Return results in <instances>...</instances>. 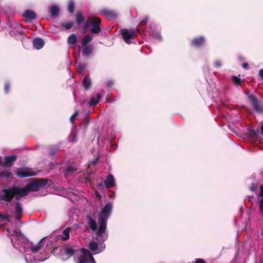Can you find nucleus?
<instances>
[{
	"instance_id": "f257e3e1",
	"label": "nucleus",
	"mask_w": 263,
	"mask_h": 263,
	"mask_svg": "<svg viewBox=\"0 0 263 263\" xmlns=\"http://www.w3.org/2000/svg\"><path fill=\"white\" fill-rule=\"evenodd\" d=\"M23 190V187L15 185L3 189L0 192V200L10 202L14 198L16 200H20L21 197L27 195Z\"/></svg>"
},
{
	"instance_id": "f03ea898",
	"label": "nucleus",
	"mask_w": 263,
	"mask_h": 263,
	"mask_svg": "<svg viewBox=\"0 0 263 263\" xmlns=\"http://www.w3.org/2000/svg\"><path fill=\"white\" fill-rule=\"evenodd\" d=\"M138 29H123L121 30L122 39L127 44L131 43V40L134 39L139 33Z\"/></svg>"
},
{
	"instance_id": "7ed1b4c3",
	"label": "nucleus",
	"mask_w": 263,
	"mask_h": 263,
	"mask_svg": "<svg viewBox=\"0 0 263 263\" xmlns=\"http://www.w3.org/2000/svg\"><path fill=\"white\" fill-rule=\"evenodd\" d=\"M91 27L90 31L92 34H98L101 30L103 26L101 24V19L98 17H90Z\"/></svg>"
},
{
	"instance_id": "20e7f679",
	"label": "nucleus",
	"mask_w": 263,
	"mask_h": 263,
	"mask_svg": "<svg viewBox=\"0 0 263 263\" xmlns=\"http://www.w3.org/2000/svg\"><path fill=\"white\" fill-rule=\"evenodd\" d=\"M248 99L256 112L261 113L263 111L260 107L261 101L255 95L251 94L248 96Z\"/></svg>"
},
{
	"instance_id": "39448f33",
	"label": "nucleus",
	"mask_w": 263,
	"mask_h": 263,
	"mask_svg": "<svg viewBox=\"0 0 263 263\" xmlns=\"http://www.w3.org/2000/svg\"><path fill=\"white\" fill-rule=\"evenodd\" d=\"M16 175L21 178L34 176L36 173L28 168H19L16 171Z\"/></svg>"
},
{
	"instance_id": "423d86ee",
	"label": "nucleus",
	"mask_w": 263,
	"mask_h": 263,
	"mask_svg": "<svg viewBox=\"0 0 263 263\" xmlns=\"http://www.w3.org/2000/svg\"><path fill=\"white\" fill-rule=\"evenodd\" d=\"M23 191L25 193V194H27V195L30 192H36L39 190L34 178L31 182L27 183L25 187H23Z\"/></svg>"
},
{
	"instance_id": "0eeeda50",
	"label": "nucleus",
	"mask_w": 263,
	"mask_h": 263,
	"mask_svg": "<svg viewBox=\"0 0 263 263\" xmlns=\"http://www.w3.org/2000/svg\"><path fill=\"white\" fill-rule=\"evenodd\" d=\"M112 209V203L111 202H108L101 210L99 217L108 219L111 214Z\"/></svg>"
},
{
	"instance_id": "6e6552de",
	"label": "nucleus",
	"mask_w": 263,
	"mask_h": 263,
	"mask_svg": "<svg viewBox=\"0 0 263 263\" xmlns=\"http://www.w3.org/2000/svg\"><path fill=\"white\" fill-rule=\"evenodd\" d=\"M17 159V156L15 155L6 156L5 161L2 163L4 167H11L14 161Z\"/></svg>"
},
{
	"instance_id": "1a4fd4ad",
	"label": "nucleus",
	"mask_w": 263,
	"mask_h": 263,
	"mask_svg": "<svg viewBox=\"0 0 263 263\" xmlns=\"http://www.w3.org/2000/svg\"><path fill=\"white\" fill-rule=\"evenodd\" d=\"M205 40L204 36H199L192 40L191 45L195 47L199 48L204 45Z\"/></svg>"
},
{
	"instance_id": "9d476101",
	"label": "nucleus",
	"mask_w": 263,
	"mask_h": 263,
	"mask_svg": "<svg viewBox=\"0 0 263 263\" xmlns=\"http://www.w3.org/2000/svg\"><path fill=\"white\" fill-rule=\"evenodd\" d=\"M44 239V238L41 239L37 245H35L33 242L30 243L29 245V248L32 253H36L41 250L42 247L43 246V241Z\"/></svg>"
},
{
	"instance_id": "9b49d317",
	"label": "nucleus",
	"mask_w": 263,
	"mask_h": 263,
	"mask_svg": "<svg viewBox=\"0 0 263 263\" xmlns=\"http://www.w3.org/2000/svg\"><path fill=\"white\" fill-rule=\"evenodd\" d=\"M77 171V164L74 162L69 163L65 168V175H72Z\"/></svg>"
},
{
	"instance_id": "f8f14e48",
	"label": "nucleus",
	"mask_w": 263,
	"mask_h": 263,
	"mask_svg": "<svg viewBox=\"0 0 263 263\" xmlns=\"http://www.w3.org/2000/svg\"><path fill=\"white\" fill-rule=\"evenodd\" d=\"M34 179L36 182L39 190H40L41 188L46 187L47 186L48 183L50 181V180L47 178H39Z\"/></svg>"
},
{
	"instance_id": "ddd939ff",
	"label": "nucleus",
	"mask_w": 263,
	"mask_h": 263,
	"mask_svg": "<svg viewBox=\"0 0 263 263\" xmlns=\"http://www.w3.org/2000/svg\"><path fill=\"white\" fill-rule=\"evenodd\" d=\"M48 11L50 13L52 17L55 18L58 17L60 13V8L56 5H53L48 8Z\"/></svg>"
},
{
	"instance_id": "4468645a",
	"label": "nucleus",
	"mask_w": 263,
	"mask_h": 263,
	"mask_svg": "<svg viewBox=\"0 0 263 263\" xmlns=\"http://www.w3.org/2000/svg\"><path fill=\"white\" fill-rule=\"evenodd\" d=\"M104 183L108 189L114 186L115 184L114 176L111 174L107 175L104 181Z\"/></svg>"
},
{
	"instance_id": "2eb2a0df",
	"label": "nucleus",
	"mask_w": 263,
	"mask_h": 263,
	"mask_svg": "<svg viewBox=\"0 0 263 263\" xmlns=\"http://www.w3.org/2000/svg\"><path fill=\"white\" fill-rule=\"evenodd\" d=\"M15 215L16 219L19 220L22 216L23 209L22 204L20 201L15 202Z\"/></svg>"
},
{
	"instance_id": "dca6fc26",
	"label": "nucleus",
	"mask_w": 263,
	"mask_h": 263,
	"mask_svg": "<svg viewBox=\"0 0 263 263\" xmlns=\"http://www.w3.org/2000/svg\"><path fill=\"white\" fill-rule=\"evenodd\" d=\"M99 227L97 231H99L100 232H103L106 231V224H107V218H105L103 217H99Z\"/></svg>"
},
{
	"instance_id": "f3484780",
	"label": "nucleus",
	"mask_w": 263,
	"mask_h": 263,
	"mask_svg": "<svg viewBox=\"0 0 263 263\" xmlns=\"http://www.w3.org/2000/svg\"><path fill=\"white\" fill-rule=\"evenodd\" d=\"M23 16L28 21H31L36 18V14L33 11L28 9L24 12Z\"/></svg>"
},
{
	"instance_id": "a211bd4d",
	"label": "nucleus",
	"mask_w": 263,
	"mask_h": 263,
	"mask_svg": "<svg viewBox=\"0 0 263 263\" xmlns=\"http://www.w3.org/2000/svg\"><path fill=\"white\" fill-rule=\"evenodd\" d=\"M45 42L40 37H35L33 39V45L34 48L36 49H41L44 45Z\"/></svg>"
},
{
	"instance_id": "6ab92c4d",
	"label": "nucleus",
	"mask_w": 263,
	"mask_h": 263,
	"mask_svg": "<svg viewBox=\"0 0 263 263\" xmlns=\"http://www.w3.org/2000/svg\"><path fill=\"white\" fill-rule=\"evenodd\" d=\"M93 47L91 45L84 46L82 50V54L83 57H87L93 52Z\"/></svg>"
},
{
	"instance_id": "aec40b11",
	"label": "nucleus",
	"mask_w": 263,
	"mask_h": 263,
	"mask_svg": "<svg viewBox=\"0 0 263 263\" xmlns=\"http://www.w3.org/2000/svg\"><path fill=\"white\" fill-rule=\"evenodd\" d=\"M71 228H67L62 232V234L58 236V238L63 241L67 240L69 239V234Z\"/></svg>"
},
{
	"instance_id": "412c9836",
	"label": "nucleus",
	"mask_w": 263,
	"mask_h": 263,
	"mask_svg": "<svg viewBox=\"0 0 263 263\" xmlns=\"http://www.w3.org/2000/svg\"><path fill=\"white\" fill-rule=\"evenodd\" d=\"M76 251L77 250L74 249L73 247H70L67 246H66L64 248V253L68 257H70L74 255Z\"/></svg>"
},
{
	"instance_id": "4be33fe9",
	"label": "nucleus",
	"mask_w": 263,
	"mask_h": 263,
	"mask_svg": "<svg viewBox=\"0 0 263 263\" xmlns=\"http://www.w3.org/2000/svg\"><path fill=\"white\" fill-rule=\"evenodd\" d=\"M82 84L85 90L89 89L91 85L90 79L88 77H84L82 81Z\"/></svg>"
},
{
	"instance_id": "5701e85b",
	"label": "nucleus",
	"mask_w": 263,
	"mask_h": 263,
	"mask_svg": "<svg viewBox=\"0 0 263 263\" xmlns=\"http://www.w3.org/2000/svg\"><path fill=\"white\" fill-rule=\"evenodd\" d=\"M85 20V17L82 12H78L76 15V22L77 24H80Z\"/></svg>"
},
{
	"instance_id": "b1692460",
	"label": "nucleus",
	"mask_w": 263,
	"mask_h": 263,
	"mask_svg": "<svg viewBox=\"0 0 263 263\" xmlns=\"http://www.w3.org/2000/svg\"><path fill=\"white\" fill-rule=\"evenodd\" d=\"M88 224H89L90 228H91V229L93 231L97 230V224L96 220L89 216H88Z\"/></svg>"
},
{
	"instance_id": "393cba45",
	"label": "nucleus",
	"mask_w": 263,
	"mask_h": 263,
	"mask_svg": "<svg viewBox=\"0 0 263 263\" xmlns=\"http://www.w3.org/2000/svg\"><path fill=\"white\" fill-rule=\"evenodd\" d=\"M92 40V37L90 35H85L82 40L81 44L83 46H86Z\"/></svg>"
},
{
	"instance_id": "a878e982",
	"label": "nucleus",
	"mask_w": 263,
	"mask_h": 263,
	"mask_svg": "<svg viewBox=\"0 0 263 263\" xmlns=\"http://www.w3.org/2000/svg\"><path fill=\"white\" fill-rule=\"evenodd\" d=\"M97 96V98H95V97H92L90 99V100L89 102V106H93V105L97 104L99 103V100L101 98V96L99 93H98Z\"/></svg>"
},
{
	"instance_id": "bb28decb",
	"label": "nucleus",
	"mask_w": 263,
	"mask_h": 263,
	"mask_svg": "<svg viewBox=\"0 0 263 263\" xmlns=\"http://www.w3.org/2000/svg\"><path fill=\"white\" fill-rule=\"evenodd\" d=\"M59 151V148L58 146H52L49 147V155L52 157L56 155V154L58 153Z\"/></svg>"
},
{
	"instance_id": "cd10ccee",
	"label": "nucleus",
	"mask_w": 263,
	"mask_h": 263,
	"mask_svg": "<svg viewBox=\"0 0 263 263\" xmlns=\"http://www.w3.org/2000/svg\"><path fill=\"white\" fill-rule=\"evenodd\" d=\"M96 234L100 238V239L102 241L106 240L108 238V235L106 233V231L103 232L97 231Z\"/></svg>"
},
{
	"instance_id": "c85d7f7f",
	"label": "nucleus",
	"mask_w": 263,
	"mask_h": 263,
	"mask_svg": "<svg viewBox=\"0 0 263 263\" xmlns=\"http://www.w3.org/2000/svg\"><path fill=\"white\" fill-rule=\"evenodd\" d=\"M75 5L73 0H70L68 4V10L70 13H73L74 12Z\"/></svg>"
},
{
	"instance_id": "c756f323",
	"label": "nucleus",
	"mask_w": 263,
	"mask_h": 263,
	"mask_svg": "<svg viewBox=\"0 0 263 263\" xmlns=\"http://www.w3.org/2000/svg\"><path fill=\"white\" fill-rule=\"evenodd\" d=\"M77 41V36L74 34H71L68 38V43L69 44L73 45Z\"/></svg>"
},
{
	"instance_id": "7c9ffc66",
	"label": "nucleus",
	"mask_w": 263,
	"mask_h": 263,
	"mask_svg": "<svg viewBox=\"0 0 263 263\" xmlns=\"http://www.w3.org/2000/svg\"><path fill=\"white\" fill-rule=\"evenodd\" d=\"M88 247L91 251L94 252L98 250L99 245L97 242L91 241L89 244Z\"/></svg>"
},
{
	"instance_id": "2f4dec72",
	"label": "nucleus",
	"mask_w": 263,
	"mask_h": 263,
	"mask_svg": "<svg viewBox=\"0 0 263 263\" xmlns=\"http://www.w3.org/2000/svg\"><path fill=\"white\" fill-rule=\"evenodd\" d=\"M61 25L62 27H64L65 29L69 30L73 26L74 22H71L68 23H63Z\"/></svg>"
},
{
	"instance_id": "473e14b6",
	"label": "nucleus",
	"mask_w": 263,
	"mask_h": 263,
	"mask_svg": "<svg viewBox=\"0 0 263 263\" xmlns=\"http://www.w3.org/2000/svg\"><path fill=\"white\" fill-rule=\"evenodd\" d=\"M148 20V16L147 15H145L143 18L141 20V21L139 23V25L140 27L144 26L146 25L147 23Z\"/></svg>"
},
{
	"instance_id": "72a5a7b5",
	"label": "nucleus",
	"mask_w": 263,
	"mask_h": 263,
	"mask_svg": "<svg viewBox=\"0 0 263 263\" xmlns=\"http://www.w3.org/2000/svg\"><path fill=\"white\" fill-rule=\"evenodd\" d=\"M232 80L235 85H241V80L240 78L236 76H232Z\"/></svg>"
},
{
	"instance_id": "f704fd0d",
	"label": "nucleus",
	"mask_w": 263,
	"mask_h": 263,
	"mask_svg": "<svg viewBox=\"0 0 263 263\" xmlns=\"http://www.w3.org/2000/svg\"><path fill=\"white\" fill-rule=\"evenodd\" d=\"M90 23H91V17L88 18L86 22L85 23L83 27V29L84 30V32H85L86 31V30L88 28H89L90 26Z\"/></svg>"
},
{
	"instance_id": "c9c22d12",
	"label": "nucleus",
	"mask_w": 263,
	"mask_h": 263,
	"mask_svg": "<svg viewBox=\"0 0 263 263\" xmlns=\"http://www.w3.org/2000/svg\"><path fill=\"white\" fill-rule=\"evenodd\" d=\"M12 173L9 171H3L0 172V177H11Z\"/></svg>"
},
{
	"instance_id": "e433bc0d",
	"label": "nucleus",
	"mask_w": 263,
	"mask_h": 263,
	"mask_svg": "<svg viewBox=\"0 0 263 263\" xmlns=\"http://www.w3.org/2000/svg\"><path fill=\"white\" fill-rule=\"evenodd\" d=\"M11 89V84L8 82H6L4 85V91L5 93H8Z\"/></svg>"
},
{
	"instance_id": "4c0bfd02",
	"label": "nucleus",
	"mask_w": 263,
	"mask_h": 263,
	"mask_svg": "<svg viewBox=\"0 0 263 263\" xmlns=\"http://www.w3.org/2000/svg\"><path fill=\"white\" fill-rule=\"evenodd\" d=\"M88 261V258L86 257V255H84L83 254L82 256H81L78 259L79 263H86Z\"/></svg>"
},
{
	"instance_id": "58836bf2",
	"label": "nucleus",
	"mask_w": 263,
	"mask_h": 263,
	"mask_svg": "<svg viewBox=\"0 0 263 263\" xmlns=\"http://www.w3.org/2000/svg\"><path fill=\"white\" fill-rule=\"evenodd\" d=\"M70 140L72 142H76L77 141V135L76 133L72 132L70 135Z\"/></svg>"
},
{
	"instance_id": "ea45409f",
	"label": "nucleus",
	"mask_w": 263,
	"mask_h": 263,
	"mask_svg": "<svg viewBox=\"0 0 263 263\" xmlns=\"http://www.w3.org/2000/svg\"><path fill=\"white\" fill-rule=\"evenodd\" d=\"M77 68L81 71H85L86 69V65L84 64L78 63Z\"/></svg>"
},
{
	"instance_id": "a19ab883",
	"label": "nucleus",
	"mask_w": 263,
	"mask_h": 263,
	"mask_svg": "<svg viewBox=\"0 0 263 263\" xmlns=\"http://www.w3.org/2000/svg\"><path fill=\"white\" fill-rule=\"evenodd\" d=\"M79 114V110H76L74 113L72 115V116L70 118V122L73 123L74 122V120L76 119V118L77 117Z\"/></svg>"
},
{
	"instance_id": "79ce46f5",
	"label": "nucleus",
	"mask_w": 263,
	"mask_h": 263,
	"mask_svg": "<svg viewBox=\"0 0 263 263\" xmlns=\"http://www.w3.org/2000/svg\"><path fill=\"white\" fill-rule=\"evenodd\" d=\"M103 13L107 16L109 17H112L115 15L114 13L110 10H104L103 11Z\"/></svg>"
},
{
	"instance_id": "37998d69",
	"label": "nucleus",
	"mask_w": 263,
	"mask_h": 263,
	"mask_svg": "<svg viewBox=\"0 0 263 263\" xmlns=\"http://www.w3.org/2000/svg\"><path fill=\"white\" fill-rule=\"evenodd\" d=\"M0 218L4 220H6L8 221H10V217L8 214H3L0 213Z\"/></svg>"
},
{
	"instance_id": "c03bdc74",
	"label": "nucleus",
	"mask_w": 263,
	"mask_h": 263,
	"mask_svg": "<svg viewBox=\"0 0 263 263\" xmlns=\"http://www.w3.org/2000/svg\"><path fill=\"white\" fill-rule=\"evenodd\" d=\"M155 27V25H153V24H151L149 25V34L152 36H154V34H155V31H154V28Z\"/></svg>"
},
{
	"instance_id": "a18cd8bd",
	"label": "nucleus",
	"mask_w": 263,
	"mask_h": 263,
	"mask_svg": "<svg viewBox=\"0 0 263 263\" xmlns=\"http://www.w3.org/2000/svg\"><path fill=\"white\" fill-rule=\"evenodd\" d=\"M87 254L89 255L88 261H91L93 263H96L95 259L92 256V254L90 253V251H88Z\"/></svg>"
},
{
	"instance_id": "49530a36",
	"label": "nucleus",
	"mask_w": 263,
	"mask_h": 263,
	"mask_svg": "<svg viewBox=\"0 0 263 263\" xmlns=\"http://www.w3.org/2000/svg\"><path fill=\"white\" fill-rule=\"evenodd\" d=\"M257 187V184L255 183H252L250 187V190L254 192L255 191Z\"/></svg>"
},
{
	"instance_id": "de8ad7c7",
	"label": "nucleus",
	"mask_w": 263,
	"mask_h": 263,
	"mask_svg": "<svg viewBox=\"0 0 263 263\" xmlns=\"http://www.w3.org/2000/svg\"><path fill=\"white\" fill-rule=\"evenodd\" d=\"M81 251L82 252H83V254L84 255H86V257L87 258H88V259H89V255L87 254V253L88 252V251H89V250L85 249V248H82L81 249Z\"/></svg>"
},
{
	"instance_id": "09e8293b",
	"label": "nucleus",
	"mask_w": 263,
	"mask_h": 263,
	"mask_svg": "<svg viewBox=\"0 0 263 263\" xmlns=\"http://www.w3.org/2000/svg\"><path fill=\"white\" fill-rule=\"evenodd\" d=\"M20 231H19V232H17V231H16V230H14L13 231V233H12V235L18 238L19 236H20Z\"/></svg>"
},
{
	"instance_id": "8fccbe9b",
	"label": "nucleus",
	"mask_w": 263,
	"mask_h": 263,
	"mask_svg": "<svg viewBox=\"0 0 263 263\" xmlns=\"http://www.w3.org/2000/svg\"><path fill=\"white\" fill-rule=\"evenodd\" d=\"M214 66L216 68H219L221 66V64L220 61H216L214 63Z\"/></svg>"
},
{
	"instance_id": "3c124183",
	"label": "nucleus",
	"mask_w": 263,
	"mask_h": 263,
	"mask_svg": "<svg viewBox=\"0 0 263 263\" xmlns=\"http://www.w3.org/2000/svg\"><path fill=\"white\" fill-rule=\"evenodd\" d=\"M257 136V132L254 130L250 131V136L253 138H256Z\"/></svg>"
},
{
	"instance_id": "603ef678",
	"label": "nucleus",
	"mask_w": 263,
	"mask_h": 263,
	"mask_svg": "<svg viewBox=\"0 0 263 263\" xmlns=\"http://www.w3.org/2000/svg\"><path fill=\"white\" fill-rule=\"evenodd\" d=\"M194 263H206L205 261L201 258H197Z\"/></svg>"
},
{
	"instance_id": "864d4df0",
	"label": "nucleus",
	"mask_w": 263,
	"mask_h": 263,
	"mask_svg": "<svg viewBox=\"0 0 263 263\" xmlns=\"http://www.w3.org/2000/svg\"><path fill=\"white\" fill-rule=\"evenodd\" d=\"M114 82L111 80H109L107 82L106 86L109 87H111L113 86Z\"/></svg>"
},
{
	"instance_id": "5fc2aeb1",
	"label": "nucleus",
	"mask_w": 263,
	"mask_h": 263,
	"mask_svg": "<svg viewBox=\"0 0 263 263\" xmlns=\"http://www.w3.org/2000/svg\"><path fill=\"white\" fill-rule=\"evenodd\" d=\"M260 193L259 196L261 197H263V185L260 186Z\"/></svg>"
},
{
	"instance_id": "6e6d98bb",
	"label": "nucleus",
	"mask_w": 263,
	"mask_h": 263,
	"mask_svg": "<svg viewBox=\"0 0 263 263\" xmlns=\"http://www.w3.org/2000/svg\"><path fill=\"white\" fill-rule=\"evenodd\" d=\"M259 76L261 80H263V68L261 69L259 71Z\"/></svg>"
},
{
	"instance_id": "4d7b16f0",
	"label": "nucleus",
	"mask_w": 263,
	"mask_h": 263,
	"mask_svg": "<svg viewBox=\"0 0 263 263\" xmlns=\"http://www.w3.org/2000/svg\"><path fill=\"white\" fill-rule=\"evenodd\" d=\"M242 67L245 69H247L249 67V64L247 63H244L242 64Z\"/></svg>"
},
{
	"instance_id": "13d9d810",
	"label": "nucleus",
	"mask_w": 263,
	"mask_h": 263,
	"mask_svg": "<svg viewBox=\"0 0 263 263\" xmlns=\"http://www.w3.org/2000/svg\"><path fill=\"white\" fill-rule=\"evenodd\" d=\"M259 205V211L261 213H263V205Z\"/></svg>"
},
{
	"instance_id": "bf43d9fd",
	"label": "nucleus",
	"mask_w": 263,
	"mask_h": 263,
	"mask_svg": "<svg viewBox=\"0 0 263 263\" xmlns=\"http://www.w3.org/2000/svg\"><path fill=\"white\" fill-rule=\"evenodd\" d=\"M259 205H263V197H262V198L260 199V201H259Z\"/></svg>"
},
{
	"instance_id": "052dcab7",
	"label": "nucleus",
	"mask_w": 263,
	"mask_h": 263,
	"mask_svg": "<svg viewBox=\"0 0 263 263\" xmlns=\"http://www.w3.org/2000/svg\"><path fill=\"white\" fill-rule=\"evenodd\" d=\"M260 129H261V133H262V134H263V123H262V125H261V128H260Z\"/></svg>"
},
{
	"instance_id": "680f3d73",
	"label": "nucleus",
	"mask_w": 263,
	"mask_h": 263,
	"mask_svg": "<svg viewBox=\"0 0 263 263\" xmlns=\"http://www.w3.org/2000/svg\"><path fill=\"white\" fill-rule=\"evenodd\" d=\"M2 163H3L1 159H0V165H1V164L2 165Z\"/></svg>"
},
{
	"instance_id": "e2e57ef3",
	"label": "nucleus",
	"mask_w": 263,
	"mask_h": 263,
	"mask_svg": "<svg viewBox=\"0 0 263 263\" xmlns=\"http://www.w3.org/2000/svg\"><path fill=\"white\" fill-rule=\"evenodd\" d=\"M11 243H13V240L12 239H11Z\"/></svg>"
},
{
	"instance_id": "0e129e2a",
	"label": "nucleus",
	"mask_w": 263,
	"mask_h": 263,
	"mask_svg": "<svg viewBox=\"0 0 263 263\" xmlns=\"http://www.w3.org/2000/svg\"><path fill=\"white\" fill-rule=\"evenodd\" d=\"M97 195H98L99 197H100V195H99V194L98 193H97Z\"/></svg>"
},
{
	"instance_id": "69168bd1",
	"label": "nucleus",
	"mask_w": 263,
	"mask_h": 263,
	"mask_svg": "<svg viewBox=\"0 0 263 263\" xmlns=\"http://www.w3.org/2000/svg\"><path fill=\"white\" fill-rule=\"evenodd\" d=\"M102 245H103V247L104 248L105 247V244L104 243H103Z\"/></svg>"
}]
</instances>
